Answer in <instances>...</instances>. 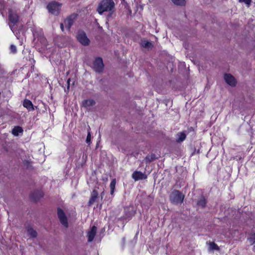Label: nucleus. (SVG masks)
<instances>
[{"label":"nucleus","instance_id":"f8f14e48","mask_svg":"<svg viewBox=\"0 0 255 255\" xmlns=\"http://www.w3.org/2000/svg\"><path fill=\"white\" fill-rule=\"evenodd\" d=\"M98 196V193L96 189H94L91 193V196L88 202V205L91 206L96 201Z\"/></svg>","mask_w":255,"mask_h":255},{"label":"nucleus","instance_id":"393cba45","mask_svg":"<svg viewBox=\"0 0 255 255\" xmlns=\"http://www.w3.org/2000/svg\"><path fill=\"white\" fill-rule=\"evenodd\" d=\"M91 132H90V128L89 126V129L88 131V135L86 138V141L87 143H90L91 141Z\"/></svg>","mask_w":255,"mask_h":255},{"label":"nucleus","instance_id":"39448f33","mask_svg":"<svg viewBox=\"0 0 255 255\" xmlns=\"http://www.w3.org/2000/svg\"><path fill=\"white\" fill-rule=\"evenodd\" d=\"M77 38L79 42L84 46H87L90 43V40L88 38L86 33L83 31H79Z\"/></svg>","mask_w":255,"mask_h":255},{"label":"nucleus","instance_id":"b1692460","mask_svg":"<svg viewBox=\"0 0 255 255\" xmlns=\"http://www.w3.org/2000/svg\"><path fill=\"white\" fill-rule=\"evenodd\" d=\"M209 249L211 250H218V246L214 242H210L209 243Z\"/></svg>","mask_w":255,"mask_h":255},{"label":"nucleus","instance_id":"2f4dec72","mask_svg":"<svg viewBox=\"0 0 255 255\" xmlns=\"http://www.w3.org/2000/svg\"><path fill=\"white\" fill-rule=\"evenodd\" d=\"M25 162L27 163H29V162L27 161H25Z\"/></svg>","mask_w":255,"mask_h":255},{"label":"nucleus","instance_id":"7ed1b4c3","mask_svg":"<svg viewBox=\"0 0 255 255\" xmlns=\"http://www.w3.org/2000/svg\"><path fill=\"white\" fill-rule=\"evenodd\" d=\"M19 20V16L15 11L12 9L8 10V25L9 27L13 30V27L18 22Z\"/></svg>","mask_w":255,"mask_h":255},{"label":"nucleus","instance_id":"c756f323","mask_svg":"<svg viewBox=\"0 0 255 255\" xmlns=\"http://www.w3.org/2000/svg\"><path fill=\"white\" fill-rule=\"evenodd\" d=\"M104 192H103L102 193V194H101V197H102V198H103V196H104Z\"/></svg>","mask_w":255,"mask_h":255},{"label":"nucleus","instance_id":"f3484780","mask_svg":"<svg viewBox=\"0 0 255 255\" xmlns=\"http://www.w3.org/2000/svg\"><path fill=\"white\" fill-rule=\"evenodd\" d=\"M23 130L22 128L20 127H15L12 130V133L15 135L17 136L18 135L19 133L22 132Z\"/></svg>","mask_w":255,"mask_h":255},{"label":"nucleus","instance_id":"20e7f679","mask_svg":"<svg viewBox=\"0 0 255 255\" xmlns=\"http://www.w3.org/2000/svg\"><path fill=\"white\" fill-rule=\"evenodd\" d=\"M61 6V4L56 1H52L47 5V8L49 12L52 14L57 15L59 13Z\"/></svg>","mask_w":255,"mask_h":255},{"label":"nucleus","instance_id":"412c9836","mask_svg":"<svg viewBox=\"0 0 255 255\" xmlns=\"http://www.w3.org/2000/svg\"><path fill=\"white\" fill-rule=\"evenodd\" d=\"M116 184V179H113L110 183L111 194L112 195H113L114 194Z\"/></svg>","mask_w":255,"mask_h":255},{"label":"nucleus","instance_id":"4be33fe9","mask_svg":"<svg viewBox=\"0 0 255 255\" xmlns=\"http://www.w3.org/2000/svg\"><path fill=\"white\" fill-rule=\"evenodd\" d=\"M248 240L251 245H253L255 243V234L251 233L250 237L248 238Z\"/></svg>","mask_w":255,"mask_h":255},{"label":"nucleus","instance_id":"0eeeda50","mask_svg":"<svg viewBox=\"0 0 255 255\" xmlns=\"http://www.w3.org/2000/svg\"><path fill=\"white\" fill-rule=\"evenodd\" d=\"M57 215L60 223L66 228L68 227L67 218L64 211L60 208L57 209Z\"/></svg>","mask_w":255,"mask_h":255},{"label":"nucleus","instance_id":"473e14b6","mask_svg":"<svg viewBox=\"0 0 255 255\" xmlns=\"http://www.w3.org/2000/svg\"><path fill=\"white\" fill-rule=\"evenodd\" d=\"M40 197H42V195L41 193H40Z\"/></svg>","mask_w":255,"mask_h":255},{"label":"nucleus","instance_id":"6ab92c4d","mask_svg":"<svg viewBox=\"0 0 255 255\" xmlns=\"http://www.w3.org/2000/svg\"><path fill=\"white\" fill-rule=\"evenodd\" d=\"M38 41L41 44L42 47L47 46V40L44 36L40 35L38 39Z\"/></svg>","mask_w":255,"mask_h":255},{"label":"nucleus","instance_id":"c85d7f7f","mask_svg":"<svg viewBox=\"0 0 255 255\" xmlns=\"http://www.w3.org/2000/svg\"><path fill=\"white\" fill-rule=\"evenodd\" d=\"M70 81V79H68L67 80V85H68L67 88H68V89H69V88Z\"/></svg>","mask_w":255,"mask_h":255},{"label":"nucleus","instance_id":"6e6552de","mask_svg":"<svg viewBox=\"0 0 255 255\" xmlns=\"http://www.w3.org/2000/svg\"><path fill=\"white\" fill-rule=\"evenodd\" d=\"M76 17V15L72 14L64 20V25L68 30L70 31L71 27L73 25Z\"/></svg>","mask_w":255,"mask_h":255},{"label":"nucleus","instance_id":"2eb2a0df","mask_svg":"<svg viewBox=\"0 0 255 255\" xmlns=\"http://www.w3.org/2000/svg\"><path fill=\"white\" fill-rule=\"evenodd\" d=\"M83 106L85 108L92 107L95 104V101L93 99L85 100L82 102Z\"/></svg>","mask_w":255,"mask_h":255},{"label":"nucleus","instance_id":"f03ea898","mask_svg":"<svg viewBox=\"0 0 255 255\" xmlns=\"http://www.w3.org/2000/svg\"><path fill=\"white\" fill-rule=\"evenodd\" d=\"M184 195L178 190L173 191L170 195V202L174 204H181L184 200Z\"/></svg>","mask_w":255,"mask_h":255},{"label":"nucleus","instance_id":"1a4fd4ad","mask_svg":"<svg viewBox=\"0 0 255 255\" xmlns=\"http://www.w3.org/2000/svg\"><path fill=\"white\" fill-rule=\"evenodd\" d=\"M224 80L225 82L231 86H235L236 80L235 78L230 74H225L224 75Z\"/></svg>","mask_w":255,"mask_h":255},{"label":"nucleus","instance_id":"7c9ffc66","mask_svg":"<svg viewBox=\"0 0 255 255\" xmlns=\"http://www.w3.org/2000/svg\"><path fill=\"white\" fill-rule=\"evenodd\" d=\"M153 159L154 158L151 157V159H150L149 160L151 161V160H153Z\"/></svg>","mask_w":255,"mask_h":255},{"label":"nucleus","instance_id":"423d86ee","mask_svg":"<svg viewBox=\"0 0 255 255\" xmlns=\"http://www.w3.org/2000/svg\"><path fill=\"white\" fill-rule=\"evenodd\" d=\"M104 65L103 64V60L100 57L97 58L94 63L93 68L94 70L98 73L103 71Z\"/></svg>","mask_w":255,"mask_h":255},{"label":"nucleus","instance_id":"cd10ccee","mask_svg":"<svg viewBox=\"0 0 255 255\" xmlns=\"http://www.w3.org/2000/svg\"><path fill=\"white\" fill-rule=\"evenodd\" d=\"M64 26H65L64 23H61L60 24V28H61V29L62 31H64Z\"/></svg>","mask_w":255,"mask_h":255},{"label":"nucleus","instance_id":"9d476101","mask_svg":"<svg viewBox=\"0 0 255 255\" xmlns=\"http://www.w3.org/2000/svg\"><path fill=\"white\" fill-rule=\"evenodd\" d=\"M132 178L135 181H137L139 180L145 179L147 178V176L146 174L140 171H135L132 173Z\"/></svg>","mask_w":255,"mask_h":255},{"label":"nucleus","instance_id":"dca6fc26","mask_svg":"<svg viewBox=\"0 0 255 255\" xmlns=\"http://www.w3.org/2000/svg\"><path fill=\"white\" fill-rule=\"evenodd\" d=\"M28 236L30 238H35L37 236V232L31 227H28L27 229Z\"/></svg>","mask_w":255,"mask_h":255},{"label":"nucleus","instance_id":"a878e982","mask_svg":"<svg viewBox=\"0 0 255 255\" xmlns=\"http://www.w3.org/2000/svg\"><path fill=\"white\" fill-rule=\"evenodd\" d=\"M240 2H244L248 6H249L251 5L252 2V0H239Z\"/></svg>","mask_w":255,"mask_h":255},{"label":"nucleus","instance_id":"9b49d317","mask_svg":"<svg viewBox=\"0 0 255 255\" xmlns=\"http://www.w3.org/2000/svg\"><path fill=\"white\" fill-rule=\"evenodd\" d=\"M97 233V228L93 226L90 230L87 232L88 242H91L93 241L95 235Z\"/></svg>","mask_w":255,"mask_h":255},{"label":"nucleus","instance_id":"5701e85b","mask_svg":"<svg viewBox=\"0 0 255 255\" xmlns=\"http://www.w3.org/2000/svg\"><path fill=\"white\" fill-rule=\"evenodd\" d=\"M176 5H184L185 4V0H171Z\"/></svg>","mask_w":255,"mask_h":255},{"label":"nucleus","instance_id":"4468645a","mask_svg":"<svg viewBox=\"0 0 255 255\" xmlns=\"http://www.w3.org/2000/svg\"><path fill=\"white\" fill-rule=\"evenodd\" d=\"M186 137V134L185 132H179L176 134V141L181 142L183 141Z\"/></svg>","mask_w":255,"mask_h":255},{"label":"nucleus","instance_id":"aec40b11","mask_svg":"<svg viewBox=\"0 0 255 255\" xmlns=\"http://www.w3.org/2000/svg\"><path fill=\"white\" fill-rule=\"evenodd\" d=\"M141 45L143 47L146 48H150L152 46V43L146 40L142 41Z\"/></svg>","mask_w":255,"mask_h":255},{"label":"nucleus","instance_id":"bb28decb","mask_svg":"<svg viewBox=\"0 0 255 255\" xmlns=\"http://www.w3.org/2000/svg\"><path fill=\"white\" fill-rule=\"evenodd\" d=\"M10 50L12 53H15L17 51V49L14 45L11 44L10 46Z\"/></svg>","mask_w":255,"mask_h":255},{"label":"nucleus","instance_id":"ddd939ff","mask_svg":"<svg viewBox=\"0 0 255 255\" xmlns=\"http://www.w3.org/2000/svg\"><path fill=\"white\" fill-rule=\"evenodd\" d=\"M23 106L29 111L34 110L32 102L29 100L26 99L24 100Z\"/></svg>","mask_w":255,"mask_h":255},{"label":"nucleus","instance_id":"f257e3e1","mask_svg":"<svg viewBox=\"0 0 255 255\" xmlns=\"http://www.w3.org/2000/svg\"><path fill=\"white\" fill-rule=\"evenodd\" d=\"M97 10L100 14L108 12V17L110 18L115 11V3L113 0H102L99 3Z\"/></svg>","mask_w":255,"mask_h":255},{"label":"nucleus","instance_id":"a211bd4d","mask_svg":"<svg viewBox=\"0 0 255 255\" xmlns=\"http://www.w3.org/2000/svg\"><path fill=\"white\" fill-rule=\"evenodd\" d=\"M197 205L202 207H205L206 205V201L205 198L203 196L201 197L197 202Z\"/></svg>","mask_w":255,"mask_h":255}]
</instances>
